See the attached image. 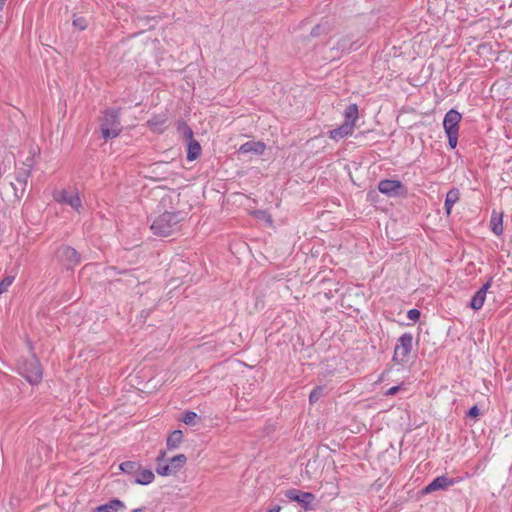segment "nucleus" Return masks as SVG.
Returning <instances> with one entry per match:
<instances>
[{
	"mask_svg": "<svg viewBox=\"0 0 512 512\" xmlns=\"http://www.w3.org/2000/svg\"><path fill=\"white\" fill-rule=\"evenodd\" d=\"M186 214L181 211L164 212L159 215L152 223L151 230L155 235L168 237L181 229V223Z\"/></svg>",
	"mask_w": 512,
	"mask_h": 512,
	"instance_id": "1",
	"label": "nucleus"
},
{
	"mask_svg": "<svg viewBox=\"0 0 512 512\" xmlns=\"http://www.w3.org/2000/svg\"><path fill=\"white\" fill-rule=\"evenodd\" d=\"M187 462L184 454H178L169 461L166 459V451L161 450L156 458V472L160 476L175 475Z\"/></svg>",
	"mask_w": 512,
	"mask_h": 512,
	"instance_id": "2",
	"label": "nucleus"
},
{
	"mask_svg": "<svg viewBox=\"0 0 512 512\" xmlns=\"http://www.w3.org/2000/svg\"><path fill=\"white\" fill-rule=\"evenodd\" d=\"M101 133L105 140L116 138L122 131L120 109L108 108L101 119Z\"/></svg>",
	"mask_w": 512,
	"mask_h": 512,
	"instance_id": "3",
	"label": "nucleus"
},
{
	"mask_svg": "<svg viewBox=\"0 0 512 512\" xmlns=\"http://www.w3.org/2000/svg\"><path fill=\"white\" fill-rule=\"evenodd\" d=\"M18 371L32 385L40 383L43 377L41 364L34 355L20 361Z\"/></svg>",
	"mask_w": 512,
	"mask_h": 512,
	"instance_id": "4",
	"label": "nucleus"
},
{
	"mask_svg": "<svg viewBox=\"0 0 512 512\" xmlns=\"http://www.w3.org/2000/svg\"><path fill=\"white\" fill-rule=\"evenodd\" d=\"M462 119L461 114L455 110H449L443 119V127L448 138V144L451 149L456 148L459 135V123Z\"/></svg>",
	"mask_w": 512,
	"mask_h": 512,
	"instance_id": "5",
	"label": "nucleus"
},
{
	"mask_svg": "<svg viewBox=\"0 0 512 512\" xmlns=\"http://www.w3.org/2000/svg\"><path fill=\"white\" fill-rule=\"evenodd\" d=\"M53 199L59 204L71 207L77 213L83 208L80 194L76 189L56 190L53 192Z\"/></svg>",
	"mask_w": 512,
	"mask_h": 512,
	"instance_id": "6",
	"label": "nucleus"
},
{
	"mask_svg": "<svg viewBox=\"0 0 512 512\" xmlns=\"http://www.w3.org/2000/svg\"><path fill=\"white\" fill-rule=\"evenodd\" d=\"M413 346V336L411 333L402 334L397 341L394 349L393 360L396 362H404L410 355Z\"/></svg>",
	"mask_w": 512,
	"mask_h": 512,
	"instance_id": "7",
	"label": "nucleus"
},
{
	"mask_svg": "<svg viewBox=\"0 0 512 512\" xmlns=\"http://www.w3.org/2000/svg\"><path fill=\"white\" fill-rule=\"evenodd\" d=\"M57 257L67 268H73L81 262L80 253L68 245H62L58 248Z\"/></svg>",
	"mask_w": 512,
	"mask_h": 512,
	"instance_id": "8",
	"label": "nucleus"
},
{
	"mask_svg": "<svg viewBox=\"0 0 512 512\" xmlns=\"http://www.w3.org/2000/svg\"><path fill=\"white\" fill-rule=\"evenodd\" d=\"M285 496L290 500L299 503L305 510L312 508V503L315 500V495L310 492H303L298 489H289L286 491Z\"/></svg>",
	"mask_w": 512,
	"mask_h": 512,
	"instance_id": "9",
	"label": "nucleus"
},
{
	"mask_svg": "<svg viewBox=\"0 0 512 512\" xmlns=\"http://www.w3.org/2000/svg\"><path fill=\"white\" fill-rule=\"evenodd\" d=\"M378 190L389 197L403 194L406 189L399 180L383 179L378 183Z\"/></svg>",
	"mask_w": 512,
	"mask_h": 512,
	"instance_id": "10",
	"label": "nucleus"
},
{
	"mask_svg": "<svg viewBox=\"0 0 512 512\" xmlns=\"http://www.w3.org/2000/svg\"><path fill=\"white\" fill-rule=\"evenodd\" d=\"M455 483L456 481L452 478H448L444 475L438 476L423 489V493L428 494L437 490H445Z\"/></svg>",
	"mask_w": 512,
	"mask_h": 512,
	"instance_id": "11",
	"label": "nucleus"
},
{
	"mask_svg": "<svg viewBox=\"0 0 512 512\" xmlns=\"http://www.w3.org/2000/svg\"><path fill=\"white\" fill-rule=\"evenodd\" d=\"M492 278H490L483 286L473 295L470 301V307L479 310L483 307L488 289L491 287Z\"/></svg>",
	"mask_w": 512,
	"mask_h": 512,
	"instance_id": "12",
	"label": "nucleus"
},
{
	"mask_svg": "<svg viewBox=\"0 0 512 512\" xmlns=\"http://www.w3.org/2000/svg\"><path fill=\"white\" fill-rule=\"evenodd\" d=\"M265 148V143L261 141H248L242 144L238 151L241 154L254 153L256 155H261L264 153Z\"/></svg>",
	"mask_w": 512,
	"mask_h": 512,
	"instance_id": "13",
	"label": "nucleus"
},
{
	"mask_svg": "<svg viewBox=\"0 0 512 512\" xmlns=\"http://www.w3.org/2000/svg\"><path fill=\"white\" fill-rule=\"evenodd\" d=\"M354 127L348 123H344L339 127L329 131V137L334 141H339L349 135H352Z\"/></svg>",
	"mask_w": 512,
	"mask_h": 512,
	"instance_id": "14",
	"label": "nucleus"
},
{
	"mask_svg": "<svg viewBox=\"0 0 512 512\" xmlns=\"http://www.w3.org/2000/svg\"><path fill=\"white\" fill-rule=\"evenodd\" d=\"M155 479V475L151 469L140 468L134 476L133 482L138 485H148Z\"/></svg>",
	"mask_w": 512,
	"mask_h": 512,
	"instance_id": "15",
	"label": "nucleus"
},
{
	"mask_svg": "<svg viewBox=\"0 0 512 512\" xmlns=\"http://www.w3.org/2000/svg\"><path fill=\"white\" fill-rule=\"evenodd\" d=\"M126 506L123 501L119 499H112L108 503L98 506L95 512H119L124 511Z\"/></svg>",
	"mask_w": 512,
	"mask_h": 512,
	"instance_id": "16",
	"label": "nucleus"
},
{
	"mask_svg": "<svg viewBox=\"0 0 512 512\" xmlns=\"http://www.w3.org/2000/svg\"><path fill=\"white\" fill-rule=\"evenodd\" d=\"M459 199H460L459 189L452 188L447 192L445 202H444V208H445L447 215L451 214L454 204L457 203L459 201Z\"/></svg>",
	"mask_w": 512,
	"mask_h": 512,
	"instance_id": "17",
	"label": "nucleus"
},
{
	"mask_svg": "<svg viewBox=\"0 0 512 512\" xmlns=\"http://www.w3.org/2000/svg\"><path fill=\"white\" fill-rule=\"evenodd\" d=\"M201 145L200 143L195 140L191 139L187 142V155L186 158L188 161H194L201 155Z\"/></svg>",
	"mask_w": 512,
	"mask_h": 512,
	"instance_id": "18",
	"label": "nucleus"
},
{
	"mask_svg": "<svg viewBox=\"0 0 512 512\" xmlns=\"http://www.w3.org/2000/svg\"><path fill=\"white\" fill-rule=\"evenodd\" d=\"M344 118V123L355 127V123L358 119V106L356 104H349L344 110Z\"/></svg>",
	"mask_w": 512,
	"mask_h": 512,
	"instance_id": "19",
	"label": "nucleus"
},
{
	"mask_svg": "<svg viewBox=\"0 0 512 512\" xmlns=\"http://www.w3.org/2000/svg\"><path fill=\"white\" fill-rule=\"evenodd\" d=\"M490 226H491L492 232L495 235L501 236L503 234L502 214H498L496 211H493V213L491 215Z\"/></svg>",
	"mask_w": 512,
	"mask_h": 512,
	"instance_id": "20",
	"label": "nucleus"
},
{
	"mask_svg": "<svg viewBox=\"0 0 512 512\" xmlns=\"http://www.w3.org/2000/svg\"><path fill=\"white\" fill-rule=\"evenodd\" d=\"M166 121L167 118L164 115H154L151 119L148 120L147 124L151 131L162 132Z\"/></svg>",
	"mask_w": 512,
	"mask_h": 512,
	"instance_id": "21",
	"label": "nucleus"
},
{
	"mask_svg": "<svg viewBox=\"0 0 512 512\" xmlns=\"http://www.w3.org/2000/svg\"><path fill=\"white\" fill-rule=\"evenodd\" d=\"M183 439V433L181 430H174L170 433V435L167 438V448L170 450L177 449L179 445L181 444Z\"/></svg>",
	"mask_w": 512,
	"mask_h": 512,
	"instance_id": "22",
	"label": "nucleus"
},
{
	"mask_svg": "<svg viewBox=\"0 0 512 512\" xmlns=\"http://www.w3.org/2000/svg\"><path fill=\"white\" fill-rule=\"evenodd\" d=\"M119 468L123 473L135 476L141 468V464L135 461H125L120 464Z\"/></svg>",
	"mask_w": 512,
	"mask_h": 512,
	"instance_id": "23",
	"label": "nucleus"
},
{
	"mask_svg": "<svg viewBox=\"0 0 512 512\" xmlns=\"http://www.w3.org/2000/svg\"><path fill=\"white\" fill-rule=\"evenodd\" d=\"M31 175V172H29L28 169L20 168L16 172V181L21 185L22 191L21 194L24 192V189L27 185L28 179Z\"/></svg>",
	"mask_w": 512,
	"mask_h": 512,
	"instance_id": "24",
	"label": "nucleus"
},
{
	"mask_svg": "<svg viewBox=\"0 0 512 512\" xmlns=\"http://www.w3.org/2000/svg\"><path fill=\"white\" fill-rule=\"evenodd\" d=\"M14 276H6L0 281V295L7 291L8 287H10L14 281Z\"/></svg>",
	"mask_w": 512,
	"mask_h": 512,
	"instance_id": "25",
	"label": "nucleus"
},
{
	"mask_svg": "<svg viewBox=\"0 0 512 512\" xmlns=\"http://www.w3.org/2000/svg\"><path fill=\"white\" fill-rule=\"evenodd\" d=\"M73 26L78 30H85L88 26L87 19L84 17H76L73 19Z\"/></svg>",
	"mask_w": 512,
	"mask_h": 512,
	"instance_id": "26",
	"label": "nucleus"
},
{
	"mask_svg": "<svg viewBox=\"0 0 512 512\" xmlns=\"http://www.w3.org/2000/svg\"><path fill=\"white\" fill-rule=\"evenodd\" d=\"M197 418V414L193 411H187L183 418H182V421L187 424V425H194L195 424V420Z\"/></svg>",
	"mask_w": 512,
	"mask_h": 512,
	"instance_id": "27",
	"label": "nucleus"
},
{
	"mask_svg": "<svg viewBox=\"0 0 512 512\" xmlns=\"http://www.w3.org/2000/svg\"><path fill=\"white\" fill-rule=\"evenodd\" d=\"M179 130H182L183 136L185 137L187 142L190 141L191 139H194L193 138V131H192V129L187 124L182 123L179 126Z\"/></svg>",
	"mask_w": 512,
	"mask_h": 512,
	"instance_id": "28",
	"label": "nucleus"
},
{
	"mask_svg": "<svg viewBox=\"0 0 512 512\" xmlns=\"http://www.w3.org/2000/svg\"><path fill=\"white\" fill-rule=\"evenodd\" d=\"M34 166H35V153H32L25 159V161L23 162L22 168L28 169L29 172H32V169Z\"/></svg>",
	"mask_w": 512,
	"mask_h": 512,
	"instance_id": "29",
	"label": "nucleus"
},
{
	"mask_svg": "<svg viewBox=\"0 0 512 512\" xmlns=\"http://www.w3.org/2000/svg\"><path fill=\"white\" fill-rule=\"evenodd\" d=\"M323 389L321 387L314 388L310 395H309V401L310 403H315L318 401V399L322 396Z\"/></svg>",
	"mask_w": 512,
	"mask_h": 512,
	"instance_id": "30",
	"label": "nucleus"
},
{
	"mask_svg": "<svg viewBox=\"0 0 512 512\" xmlns=\"http://www.w3.org/2000/svg\"><path fill=\"white\" fill-rule=\"evenodd\" d=\"M420 316H421V313L418 309L416 308H413V309H410L408 310L407 312V318L409 320H412L414 322L418 321L420 319Z\"/></svg>",
	"mask_w": 512,
	"mask_h": 512,
	"instance_id": "31",
	"label": "nucleus"
},
{
	"mask_svg": "<svg viewBox=\"0 0 512 512\" xmlns=\"http://www.w3.org/2000/svg\"><path fill=\"white\" fill-rule=\"evenodd\" d=\"M480 411H479V408L477 405H474L472 406L468 412H467V416L468 417H477L479 415Z\"/></svg>",
	"mask_w": 512,
	"mask_h": 512,
	"instance_id": "32",
	"label": "nucleus"
},
{
	"mask_svg": "<svg viewBox=\"0 0 512 512\" xmlns=\"http://www.w3.org/2000/svg\"><path fill=\"white\" fill-rule=\"evenodd\" d=\"M400 390V386H393L391 388H389L386 392H385V395L386 396H393L395 395L396 393H398V391Z\"/></svg>",
	"mask_w": 512,
	"mask_h": 512,
	"instance_id": "33",
	"label": "nucleus"
},
{
	"mask_svg": "<svg viewBox=\"0 0 512 512\" xmlns=\"http://www.w3.org/2000/svg\"><path fill=\"white\" fill-rule=\"evenodd\" d=\"M320 29H321V25H316L312 31H311V36L313 37H317L319 36L321 33H320Z\"/></svg>",
	"mask_w": 512,
	"mask_h": 512,
	"instance_id": "34",
	"label": "nucleus"
},
{
	"mask_svg": "<svg viewBox=\"0 0 512 512\" xmlns=\"http://www.w3.org/2000/svg\"><path fill=\"white\" fill-rule=\"evenodd\" d=\"M338 49H342V50H351L352 49V46L350 47H347V44L346 42L343 40L341 42L338 43V46H337Z\"/></svg>",
	"mask_w": 512,
	"mask_h": 512,
	"instance_id": "35",
	"label": "nucleus"
},
{
	"mask_svg": "<svg viewBox=\"0 0 512 512\" xmlns=\"http://www.w3.org/2000/svg\"><path fill=\"white\" fill-rule=\"evenodd\" d=\"M281 506L275 505L272 508L268 509L266 512H280Z\"/></svg>",
	"mask_w": 512,
	"mask_h": 512,
	"instance_id": "36",
	"label": "nucleus"
},
{
	"mask_svg": "<svg viewBox=\"0 0 512 512\" xmlns=\"http://www.w3.org/2000/svg\"><path fill=\"white\" fill-rule=\"evenodd\" d=\"M131 512H146L145 508H136L132 510Z\"/></svg>",
	"mask_w": 512,
	"mask_h": 512,
	"instance_id": "37",
	"label": "nucleus"
},
{
	"mask_svg": "<svg viewBox=\"0 0 512 512\" xmlns=\"http://www.w3.org/2000/svg\"><path fill=\"white\" fill-rule=\"evenodd\" d=\"M6 0H0V10H2Z\"/></svg>",
	"mask_w": 512,
	"mask_h": 512,
	"instance_id": "38",
	"label": "nucleus"
}]
</instances>
